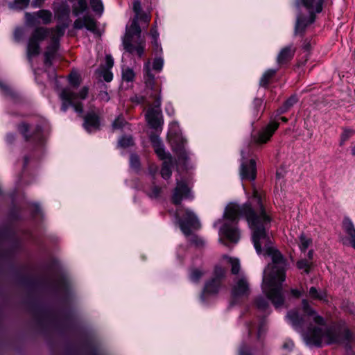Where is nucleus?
<instances>
[{"label": "nucleus", "mask_w": 355, "mask_h": 355, "mask_svg": "<svg viewBox=\"0 0 355 355\" xmlns=\"http://www.w3.org/2000/svg\"><path fill=\"white\" fill-rule=\"evenodd\" d=\"M253 200L259 206V214L254 211L250 204L246 203L241 207L230 203L225 208L223 214L225 221L220 228L219 234L230 242L237 243L240 239V232L236 227L239 217L243 215L246 218L257 253L271 257L272 263L263 271L262 290L277 309L284 302L282 284L285 280L287 264L282 254L273 246L269 232L270 218L266 214L261 197L256 190L253 191Z\"/></svg>", "instance_id": "nucleus-1"}, {"label": "nucleus", "mask_w": 355, "mask_h": 355, "mask_svg": "<svg viewBox=\"0 0 355 355\" xmlns=\"http://www.w3.org/2000/svg\"><path fill=\"white\" fill-rule=\"evenodd\" d=\"M301 309L291 311L287 319L297 331H300L306 321H313L315 326L311 324L302 333V337L307 345L320 346L323 344H343L347 347L355 340V336L348 329L327 327L324 320L310 306L306 300H302Z\"/></svg>", "instance_id": "nucleus-2"}, {"label": "nucleus", "mask_w": 355, "mask_h": 355, "mask_svg": "<svg viewBox=\"0 0 355 355\" xmlns=\"http://www.w3.org/2000/svg\"><path fill=\"white\" fill-rule=\"evenodd\" d=\"M67 26H57L55 28L39 27L34 30L29 37L27 45V57L31 60L40 53V43L49 41L47 50L44 53L45 64H51V60L58 48L60 38L64 35Z\"/></svg>", "instance_id": "nucleus-3"}, {"label": "nucleus", "mask_w": 355, "mask_h": 355, "mask_svg": "<svg viewBox=\"0 0 355 355\" xmlns=\"http://www.w3.org/2000/svg\"><path fill=\"white\" fill-rule=\"evenodd\" d=\"M144 79L147 88L150 89L153 92L150 94V97L155 100L153 105H150L147 109L145 117L148 124L151 128L159 130L162 131L164 124V119L160 108L161 97L159 88L155 89V76L150 71V61L148 60L144 67Z\"/></svg>", "instance_id": "nucleus-4"}, {"label": "nucleus", "mask_w": 355, "mask_h": 355, "mask_svg": "<svg viewBox=\"0 0 355 355\" xmlns=\"http://www.w3.org/2000/svg\"><path fill=\"white\" fill-rule=\"evenodd\" d=\"M133 10L135 13L130 25L126 27V31L123 40L124 49L130 53H135L141 57L144 52L145 41L141 37V28L138 24V19L141 12V3L138 0L133 2Z\"/></svg>", "instance_id": "nucleus-5"}, {"label": "nucleus", "mask_w": 355, "mask_h": 355, "mask_svg": "<svg viewBox=\"0 0 355 355\" xmlns=\"http://www.w3.org/2000/svg\"><path fill=\"white\" fill-rule=\"evenodd\" d=\"M324 0H297V5L299 8L304 7L308 12V16L301 14L297 16L295 27V34L302 33L306 27L312 24L315 17V14L322 10Z\"/></svg>", "instance_id": "nucleus-6"}, {"label": "nucleus", "mask_w": 355, "mask_h": 355, "mask_svg": "<svg viewBox=\"0 0 355 355\" xmlns=\"http://www.w3.org/2000/svg\"><path fill=\"white\" fill-rule=\"evenodd\" d=\"M88 94L87 87L82 88L78 94L74 92L71 88L64 89L60 94V98L62 101L61 110L66 112L69 107H73L75 112L82 114L83 112L81 100L85 99Z\"/></svg>", "instance_id": "nucleus-7"}, {"label": "nucleus", "mask_w": 355, "mask_h": 355, "mask_svg": "<svg viewBox=\"0 0 355 355\" xmlns=\"http://www.w3.org/2000/svg\"><path fill=\"white\" fill-rule=\"evenodd\" d=\"M168 138L173 150L178 155L179 161L187 160L188 155L184 148L186 140L183 138L177 122H172L169 125Z\"/></svg>", "instance_id": "nucleus-8"}, {"label": "nucleus", "mask_w": 355, "mask_h": 355, "mask_svg": "<svg viewBox=\"0 0 355 355\" xmlns=\"http://www.w3.org/2000/svg\"><path fill=\"white\" fill-rule=\"evenodd\" d=\"M154 150L157 156L163 160V166L161 171V175L163 178L168 179L172 173L173 162L171 156L164 150L163 144L159 137L153 135L150 137Z\"/></svg>", "instance_id": "nucleus-9"}, {"label": "nucleus", "mask_w": 355, "mask_h": 355, "mask_svg": "<svg viewBox=\"0 0 355 355\" xmlns=\"http://www.w3.org/2000/svg\"><path fill=\"white\" fill-rule=\"evenodd\" d=\"M250 293V284L246 277L239 274L235 277L232 286V295L234 299L248 297Z\"/></svg>", "instance_id": "nucleus-10"}, {"label": "nucleus", "mask_w": 355, "mask_h": 355, "mask_svg": "<svg viewBox=\"0 0 355 355\" xmlns=\"http://www.w3.org/2000/svg\"><path fill=\"white\" fill-rule=\"evenodd\" d=\"M184 212V217L182 219H179L178 222L183 234L189 236L191 234L192 230H198L200 227V223L193 211L187 209Z\"/></svg>", "instance_id": "nucleus-11"}, {"label": "nucleus", "mask_w": 355, "mask_h": 355, "mask_svg": "<svg viewBox=\"0 0 355 355\" xmlns=\"http://www.w3.org/2000/svg\"><path fill=\"white\" fill-rule=\"evenodd\" d=\"M25 18L26 22L31 25L40 24L39 19L44 24H49L52 20V13L47 10H41L33 13L26 12Z\"/></svg>", "instance_id": "nucleus-12"}, {"label": "nucleus", "mask_w": 355, "mask_h": 355, "mask_svg": "<svg viewBox=\"0 0 355 355\" xmlns=\"http://www.w3.org/2000/svg\"><path fill=\"white\" fill-rule=\"evenodd\" d=\"M242 163L241 165L240 175L242 179L254 180L256 178V164L254 159L249 162L245 161L244 153L241 152Z\"/></svg>", "instance_id": "nucleus-13"}, {"label": "nucleus", "mask_w": 355, "mask_h": 355, "mask_svg": "<svg viewBox=\"0 0 355 355\" xmlns=\"http://www.w3.org/2000/svg\"><path fill=\"white\" fill-rule=\"evenodd\" d=\"M191 197L190 190L187 184L183 181H178L172 196L173 203L179 205L183 198Z\"/></svg>", "instance_id": "nucleus-14"}, {"label": "nucleus", "mask_w": 355, "mask_h": 355, "mask_svg": "<svg viewBox=\"0 0 355 355\" xmlns=\"http://www.w3.org/2000/svg\"><path fill=\"white\" fill-rule=\"evenodd\" d=\"M278 127V123H270L259 132L257 137L254 138V142L259 144L266 143L270 139Z\"/></svg>", "instance_id": "nucleus-15"}, {"label": "nucleus", "mask_w": 355, "mask_h": 355, "mask_svg": "<svg viewBox=\"0 0 355 355\" xmlns=\"http://www.w3.org/2000/svg\"><path fill=\"white\" fill-rule=\"evenodd\" d=\"M220 286V283L218 279H210L205 286L201 295L202 300L205 301L208 297L215 295L218 293Z\"/></svg>", "instance_id": "nucleus-16"}, {"label": "nucleus", "mask_w": 355, "mask_h": 355, "mask_svg": "<svg viewBox=\"0 0 355 355\" xmlns=\"http://www.w3.org/2000/svg\"><path fill=\"white\" fill-rule=\"evenodd\" d=\"M114 60L111 55H107L105 57V64L101 66L98 69L99 73L103 77L106 82H110L113 78L112 73L110 71L113 67Z\"/></svg>", "instance_id": "nucleus-17"}, {"label": "nucleus", "mask_w": 355, "mask_h": 355, "mask_svg": "<svg viewBox=\"0 0 355 355\" xmlns=\"http://www.w3.org/2000/svg\"><path fill=\"white\" fill-rule=\"evenodd\" d=\"M75 28L81 29L86 28L87 30L94 31L96 30V22L90 17H84L77 19L73 24Z\"/></svg>", "instance_id": "nucleus-18"}, {"label": "nucleus", "mask_w": 355, "mask_h": 355, "mask_svg": "<svg viewBox=\"0 0 355 355\" xmlns=\"http://www.w3.org/2000/svg\"><path fill=\"white\" fill-rule=\"evenodd\" d=\"M84 127L89 132L96 130L99 127L98 116L93 113L87 114L85 117Z\"/></svg>", "instance_id": "nucleus-19"}, {"label": "nucleus", "mask_w": 355, "mask_h": 355, "mask_svg": "<svg viewBox=\"0 0 355 355\" xmlns=\"http://www.w3.org/2000/svg\"><path fill=\"white\" fill-rule=\"evenodd\" d=\"M309 296L312 300H320L324 302H328L327 293L324 291H319L314 286L310 288Z\"/></svg>", "instance_id": "nucleus-20"}, {"label": "nucleus", "mask_w": 355, "mask_h": 355, "mask_svg": "<svg viewBox=\"0 0 355 355\" xmlns=\"http://www.w3.org/2000/svg\"><path fill=\"white\" fill-rule=\"evenodd\" d=\"M343 229L348 236L349 240L355 238V227L351 219L346 217L343 221Z\"/></svg>", "instance_id": "nucleus-21"}, {"label": "nucleus", "mask_w": 355, "mask_h": 355, "mask_svg": "<svg viewBox=\"0 0 355 355\" xmlns=\"http://www.w3.org/2000/svg\"><path fill=\"white\" fill-rule=\"evenodd\" d=\"M293 55V51L291 46H287L281 50L277 56V62L279 64H283L286 61L289 60Z\"/></svg>", "instance_id": "nucleus-22"}, {"label": "nucleus", "mask_w": 355, "mask_h": 355, "mask_svg": "<svg viewBox=\"0 0 355 355\" xmlns=\"http://www.w3.org/2000/svg\"><path fill=\"white\" fill-rule=\"evenodd\" d=\"M150 35L153 39L152 44L153 46V50L155 53H161L162 51V48L160 44L158 42L159 33L155 27H153L150 30Z\"/></svg>", "instance_id": "nucleus-23"}, {"label": "nucleus", "mask_w": 355, "mask_h": 355, "mask_svg": "<svg viewBox=\"0 0 355 355\" xmlns=\"http://www.w3.org/2000/svg\"><path fill=\"white\" fill-rule=\"evenodd\" d=\"M312 240L311 238L306 236L304 234L302 233L300 236L299 247L301 251L304 252L309 246L311 244Z\"/></svg>", "instance_id": "nucleus-24"}, {"label": "nucleus", "mask_w": 355, "mask_h": 355, "mask_svg": "<svg viewBox=\"0 0 355 355\" xmlns=\"http://www.w3.org/2000/svg\"><path fill=\"white\" fill-rule=\"evenodd\" d=\"M275 69H268L263 74L262 77L260 79V85L262 87L266 86L270 78L275 74Z\"/></svg>", "instance_id": "nucleus-25"}, {"label": "nucleus", "mask_w": 355, "mask_h": 355, "mask_svg": "<svg viewBox=\"0 0 355 355\" xmlns=\"http://www.w3.org/2000/svg\"><path fill=\"white\" fill-rule=\"evenodd\" d=\"M90 6L94 12L101 15L104 10L101 0H90Z\"/></svg>", "instance_id": "nucleus-26"}, {"label": "nucleus", "mask_w": 355, "mask_h": 355, "mask_svg": "<svg viewBox=\"0 0 355 355\" xmlns=\"http://www.w3.org/2000/svg\"><path fill=\"white\" fill-rule=\"evenodd\" d=\"M87 8L86 0H79L76 4L73 6V12L75 15H78L85 11Z\"/></svg>", "instance_id": "nucleus-27"}, {"label": "nucleus", "mask_w": 355, "mask_h": 355, "mask_svg": "<svg viewBox=\"0 0 355 355\" xmlns=\"http://www.w3.org/2000/svg\"><path fill=\"white\" fill-rule=\"evenodd\" d=\"M224 259H226L227 261L231 265L232 272L235 275L238 274L240 269L239 261L237 259H233L226 256L224 257Z\"/></svg>", "instance_id": "nucleus-28"}, {"label": "nucleus", "mask_w": 355, "mask_h": 355, "mask_svg": "<svg viewBox=\"0 0 355 355\" xmlns=\"http://www.w3.org/2000/svg\"><path fill=\"white\" fill-rule=\"evenodd\" d=\"M135 72L130 68L123 69L122 70V78L124 80L130 82L132 81L135 78Z\"/></svg>", "instance_id": "nucleus-29"}, {"label": "nucleus", "mask_w": 355, "mask_h": 355, "mask_svg": "<svg viewBox=\"0 0 355 355\" xmlns=\"http://www.w3.org/2000/svg\"><path fill=\"white\" fill-rule=\"evenodd\" d=\"M311 261L306 259H301L297 262V267L300 270H304L305 272L309 273Z\"/></svg>", "instance_id": "nucleus-30"}, {"label": "nucleus", "mask_w": 355, "mask_h": 355, "mask_svg": "<svg viewBox=\"0 0 355 355\" xmlns=\"http://www.w3.org/2000/svg\"><path fill=\"white\" fill-rule=\"evenodd\" d=\"M133 144L134 141L130 136L123 137L119 140V146L121 148H128Z\"/></svg>", "instance_id": "nucleus-31"}, {"label": "nucleus", "mask_w": 355, "mask_h": 355, "mask_svg": "<svg viewBox=\"0 0 355 355\" xmlns=\"http://www.w3.org/2000/svg\"><path fill=\"white\" fill-rule=\"evenodd\" d=\"M297 102L296 96H291L284 103V106L281 108V113L286 112L290 107Z\"/></svg>", "instance_id": "nucleus-32"}, {"label": "nucleus", "mask_w": 355, "mask_h": 355, "mask_svg": "<svg viewBox=\"0 0 355 355\" xmlns=\"http://www.w3.org/2000/svg\"><path fill=\"white\" fill-rule=\"evenodd\" d=\"M164 65V59L162 57H157L154 59L153 62V69L157 71L160 72L163 68Z\"/></svg>", "instance_id": "nucleus-33"}, {"label": "nucleus", "mask_w": 355, "mask_h": 355, "mask_svg": "<svg viewBox=\"0 0 355 355\" xmlns=\"http://www.w3.org/2000/svg\"><path fill=\"white\" fill-rule=\"evenodd\" d=\"M354 133L352 130L345 129L343 130L340 141V146H343L345 143L349 139V137Z\"/></svg>", "instance_id": "nucleus-34"}, {"label": "nucleus", "mask_w": 355, "mask_h": 355, "mask_svg": "<svg viewBox=\"0 0 355 355\" xmlns=\"http://www.w3.org/2000/svg\"><path fill=\"white\" fill-rule=\"evenodd\" d=\"M30 0H15L12 6L14 9L22 10L26 8L29 4Z\"/></svg>", "instance_id": "nucleus-35"}, {"label": "nucleus", "mask_w": 355, "mask_h": 355, "mask_svg": "<svg viewBox=\"0 0 355 355\" xmlns=\"http://www.w3.org/2000/svg\"><path fill=\"white\" fill-rule=\"evenodd\" d=\"M225 273V270L223 268L220 266H216L214 269V277L211 279H218L220 283V279L224 277Z\"/></svg>", "instance_id": "nucleus-36"}, {"label": "nucleus", "mask_w": 355, "mask_h": 355, "mask_svg": "<svg viewBox=\"0 0 355 355\" xmlns=\"http://www.w3.org/2000/svg\"><path fill=\"white\" fill-rule=\"evenodd\" d=\"M204 275V272L199 269H194L191 272L190 279L193 282H197Z\"/></svg>", "instance_id": "nucleus-37"}, {"label": "nucleus", "mask_w": 355, "mask_h": 355, "mask_svg": "<svg viewBox=\"0 0 355 355\" xmlns=\"http://www.w3.org/2000/svg\"><path fill=\"white\" fill-rule=\"evenodd\" d=\"M257 306L259 309L265 311L268 307V303L263 297H259L256 301Z\"/></svg>", "instance_id": "nucleus-38"}, {"label": "nucleus", "mask_w": 355, "mask_h": 355, "mask_svg": "<svg viewBox=\"0 0 355 355\" xmlns=\"http://www.w3.org/2000/svg\"><path fill=\"white\" fill-rule=\"evenodd\" d=\"M69 80L72 86H78L80 84V76L76 72H73L69 75Z\"/></svg>", "instance_id": "nucleus-39"}, {"label": "nucleus", "mask_w": 355, "mask_h": 355, "mask_svg": "<svg viewBox=\"0 0 355 355\" xmlns=\"http://www.w3.org/2000/svg\"><path fill=\"white\" fill-rule=\"evenodd\" d=\"M130 164L132 168L135 169L138 168L139 166L138 157L135 155H131L130 158Z\"/></svg>", "instance_id": "nucleus-40"}, {"label": "nucleus", "mask_w": 355, "mask_h": 355, "mask_svg": "<svg viewBox=\"0 0 355 355\" xmlns=\"http://www.w3.org/2000/svg\"><path fill=\"white\" fill-rule=\"evenodd\" d=\"M161 189L157 186H155L152 188L151 191L149 192L148 195L150 198H157L159 196L160 193Z\"/></svg>", "instance_id": "nucleus-41"}, {"label": "nucleus", "mask_w": 355, "mask_h": 355, "mask_svg": "<svg viewBox=\"0 0 355 355\" xmlns=\"http://www.w3.org/2000/svg\"><path fill=\"white\" fill-rule=\"evenodd\" d=\"M125 121L123 119L119 118L116 119L112 124L113 128L118 129L121 128L124 125Z\"/></svg>", "instance_id": "nucleus-42"}, {"label": "nucleus", "mask_w": 355, "mask_h": 355, "mask_svg": "<svg viewBox=\"0 0 355 355\" xmlns=\"http://www.w3.org/2000/svg\"><path fill=\"white\" fill-rule=\"evenodd\" d=\"M150 15H148V14H146V13L141 12L140 16L138 19V21L141 20V21H144L146 24H147L150 21Z\"/></svg>", "instance_id": "nucleus-43"}, {"label": "nucleus", "mask_w": 355, "mask_h": 355, "mask_svg": "<svg viewBox=\"0 0 355 355\" xmlns=\"http://www.w3.org/2000/svg\"><path fill=\"white\" fill-rule=\"evenodd\" d=\"M19 131L21 132V133L26 137L27 138L28 136L26 135V132L28 131V126L25 124V123H23L21 125H19Z\"/></svg>", "instance_id": "nucleus-44"}, {"label": "nucleus", "mask_w": 355, "mask_h": 355, "mask_svg": "<svg viewBox=\"0 0 355 355\" xmlns=\"http://www.w3.org/2000/svg\"><path fill=\"white\" fill-rule=\"evenodd\" d=\"M99 98L104 101H108L109 95L107 92L103 91L99 93Z\"/></svg>", "instance_id": "nucleus-45"}, {"label": "nucleus", "mask_w": 355, "mask_h": 355, "mask_svg": "<svg viewBox=\"0 0 355 355\" xmlns=\"http://www.w3.org/2000/svg\"><path fill=\"white\" fill-rule=\"evenodd\" d=\"M24 31L21 28H17L15 31V37L16 40H19L20 37L23 35Z\"/></svg>", "instance_id": "nucleus-46"}, {"label": "nucleus", "mask_w": 355, "mask_h": 355, "mask_svg": "<svg viewBox=\"0 0 355 355\" xmlns=\"http://www.w3.org/2000/svg\"><path fill=\"white\" fill-rule=\"evenodd\" d=\"M165 110L169 115H173L174 114V109L170 103H168L166 105Z\"/></svg>", "instance_id": "nucleus-47"}, {"label": "nucleus", "mask_w": 355, "mask_h": 355, "mask_svg": "<svg viewBox=\"0 0 355 355\" xmlns=\"http://www.w3.org/2000/svg\"><path fill=\"white\" fill-rule=\"evenodd\" d=\"M293 343L291 340L286 342L283 347L285 349H291L293 347Z\"/></svg>", "instance_id": "nucleus-48"}, {"label": "nucleus", "mask_w": 355, "mask_h": 355, "mask_svg": "<svg viewBox=\"0 0 355 355\" xmlns=\"http://www.w3.org/2000/svg\"><path fill=\"white\" fill-rule=\"evenodd\" d=\"M291 293L293 296L299 297L301 295V292L297 289L291 290Z\"/></svg>", "instance_id": "nucleus-49"}, {"label": "nucleus", "mask_w": 355, "mask_h": 355, "mask_svg": "<svg viewBox=\"0 0 355 355\" xmlns=\"http://www.w3.org/2000/svg\"><path fill=\"white\" fill-rule=\"evenodd\" d=\"M32 5L34 8H37L41 6V3H38V0H33Z\"/></svg>", "instance_id": "nucleus-50"}, {"label": "nucleus", "mask_w": 355, "mask_h": 355, "mask_svg": "<svg viewBox=\"0 0 355 355\" xmlns=\"http://www.w3.org/2000/svg\"><path fill=\"white\" fill-rule=\"evenodd\" d=\"M308 259L309 261H311L312 259H313V252L312 250H310L309 252H308Z\"/></svg>", "instance_id": "nucleus-51"}, {"label": "nucleus", "mask_w": 355, "mask_h": 355, "mask_svg": "<svg viewBox=\"0 0 355 355\" xmlns=\"http://www.w3.org/2000/svg\"><path fill=\"white\" fill-rule=\"evenodd\" d=\"M13 139H14V136L10 134V135H7L6 139L8 142H11L12 140H13Z\"/></svg>", "instance_id": "nucleus-52"}, {"label": "nucleus", "mask_w": 355, "mask_h": 355, "mask_svg": "<svg viewBox=\"0 0 355 355\" xmlns=\"http://www.w3.org/2000/svg\"><path fill=\"white\" fill-rule=\"evenodd\" d=\"M263 331V329L262 326H259V329H258V333H257L259 337L261 336Z\"/></svg>", "instance_id": "nucleus-53"}, {"label": "nucleus", "mask_w": 355, "mask_h": 355, "mask_svg": "<svg viewBox=\"0 0 355 355\" xmlns=\"http://www.w3.org/2000/svg\"><path fill=\"white\" fill-rule=\"evenodd\" d=\"M240 355H249L247 350L245 351L244 349L241 348L240 349Z\"/></svg>", "instance_id": "nucleus-54"}, {"label": "nucleus", "mask_w": 355, "mask_h": 355, "mask_svg": "<svg viewBox=\"0 0 355 355\" xmlns=\"http://www.w3.org/2000/svg\"><path fill=\"white\" fill-rule=\"evenodd\" d=\"M349 242L352 248L355 250V238L350 239Z\"/></svg>", "instance_id": "nucleus-55"}, {"label": "nucleus", "mask_w": 355, "mask_h": 355, "mask_svg": "<svg viewBox=\"0 0 355 355\" xmlns=\"http://www.w3.org/2000/svg\"><path fill=\"white\" fill-rule=\"evenodd\" d=\"M254 103L257 105H261L262 103V101L261 99H256Z\"/></svg>", "instance_id": "nucleus-56"}, {"label": "nucleus", "mask_w": 355, "mask_h": 355, "mask_svg": "<svg viewBox=\"0 0 355 355\" xmlns=\"http://www.w3.org/2000/svg\"><path fill=\"white\" fill-rule=\"evenodd\" d=\"M136 99H137V102L138 103H140L143 102V101H144L143 97L140 98V99H139L137 97H136Z\"/></svg>", "instance_id": "nucleus-57"}, {"label": "nucleus", "mask_w": 355, "mask_h": 355, "mask_svg": "<svg viewBox=\"0 0 355 355\" xmlns=\"http://www.w3.org/2000/svg\"><path fill=\"white\" fill-rule=\"evenodd\" d=\"M281 120L284 123L287 122L288 121V119L286 117H281Z\"/></svg>", "instance_id": "nucleus-58"}, {"label": "nucleus", "mask_w": 355, "mask_h": 355, "mask_svg": "<svg viewBox=\"0 0 355 355\" xmlns=\"http://www.w3.org/2000/svg\"><path fill=\"white\" fill-rule=\"evenodd\" d=\"M352 154L355 155V146L352 148Z\"/></svg>", "instance_id": "nucleus-59"}, {"label": "nucleus", "mask_w": 355, "mask_h": 355, "mask_svg": "<svg viewBox=\"0 0 355 355\" xmlns=\"http://www.w3.org/2000/svg\"><path fill=\"white\" fill-rule=\"evenodd\" d=\"M176 214H177V217H179V215L180 214V211L178 210Z\"/></svg>", "instance_id": "nucleus-60"}, {"label": "nucleus", "mask_w": 355, "mask_h": 355, "mask_svg": "<svg viewBox=\"0 0 355 355\" xmlns=\"http://www.w3.org/2000/svg\"><path fill=\"white\" fill-rule=\"evenodd\" d=\"M3 89H5V92H8V88L6 87H4Z\"/></svg>", "instance_id": "nucleus-61"}]
</instances>
